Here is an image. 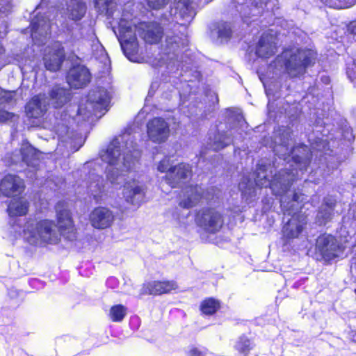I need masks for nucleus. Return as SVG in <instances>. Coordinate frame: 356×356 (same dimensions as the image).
<instances>
[{
  "instance_id": "1",
  "label": "nucleus",
  "mask_w": 356,
  "mask_h": 356,
  "mask_svg": "<svg viewBox=\"0 0 356 356\" xmlns=\"http://www.w3.org/2000/svg\"><path fill=\"white\" fill-rule=\"evenodd\" d=\"M276 145L274 151L276 154L283 157L284 160L287 156H291L293 163L296 168L293 169L285 168L279 171L277 174L272 175V168L265 165L259 164L257 172L254 174V181L250 179L248 182L241 181L238 184L239 189L242 193L252 195L254 192V183L261 187L269 186L274 195L280 196V204L283 208H286V197L284 196L287 192L290 186L299 176L298 168L300 172L306 170L310 161V153L306 145H300L293 147V142L291 137V132L289 129H284L279 136L275 138Z\"/></svg>"
},
{
  "instance_id": "2",
  "label": "nucleus",
  "mask_w": 356,
  "mask_h": 356,
  "mask_svg": "<svg viewBox=\"0 0 356 356\" xmlns=\"http://www.w3.org/2000/svg\"><path fill=\"white\" fill-rule=\"evenodd\" d=\"M102 161L108 164L106 177L112 184H120L124 172L130 170L140 156L133 136L124 133L113 140L101 154Z\"/></svg>"
},
{
  "instance_id": "3",
  "label": "nucleus",
  "mask_w": 356,
  "mask_h": 356,
  "mask_svg": "<svg viewBox=\"0 0 356 356\" xmlns=\"http://www.w3.org/2000/svg\"><path fill=\"white\" fill-rule=\"evenodd\" d=\"M316 57V53L312 49L293 47L284 50L277 56L270 67H274L278 71L284 70L291 78L298 77L314 63Z\"/></svg>"
},
{
  "instance_id": "4",
  "label": "nucleus",
  "mask_w": 356,
  "mask_h": 356,
  "mask_svg": "<svg viewBox=\"0 0 356 356\" xmlns=\"http://www.w3.org/2000/svg\"><path fill=\"white\" fill-rule=\"evenodd\" d=\"M23 236L31 245L54 244L58 241L56 226L49 220H28L24 226Z\"/></svg>"
},
{
  "instance_id": "5",
  "label": "nucleus",
  "mask_w": 356,
  "mask_h": 356,
  "mask_svg": "<svg viewBox=\"0 0 356 356\" xmlns=\"http://www.w3.org/2000/svg\"><path fill=\"white\" fill-rule=\"evenodd\" d=\"M110 100V92L104 88H97L92 90L88 94L87 105H81L78 114L82 115L84 120L89 119L92 114L97 115L99 113L108 110Z\"/></svg>"
},
{
  "instance_id": "6",
  "label": "nucleus",
  "mask_w": 356,
  "mask_h": 356,
  "mask_svg": "<svg viewBox=\"0 0 356 356\" xmlns=\"http://www.w3.org/2000/svg\"><path fill=\"white\" fill-rule=\"evenodd\" d=\"M196 222L206 232L214 234L222 228L224 220L222 215L216 209L207 208L199 211Z\"/></svg>"
},
{
  "instance_id": "7",
  "label": "nucleus",
  "mask_w": 356,
  "mask_h": 356,
  "mask_svg": "<svg viewBox=\"0 0 356 356\" xmlns=\"http://www.w3.org/2000/svg\"><path fill=\"white\" fill-rule=\"evenodd\" d=\"M195 6L191 0H175L170 10L172 21L181 26L189 24L196 15Z\"/></svg>"
},
{
  "instance_id": "8",
  "label": "nucleus",
  "mask_w": 356,
  "mask_h": 356,
  "mask_svg": "<svg viewBox=\"0 0 356 356\" xmlns=\"http://www.w3.org/2000/svg\"><path fill=\"white\" fill-rule=\"evenodd\" d=\"M316 249L325 261H330L339 257L343 250L334 236L326 234L318 237Z\"/></svg>"
},
{
  "instance_id": "9",
  "label": "nucleus",
  "mask_w": 356,
  "mask_h": 356,
  "mask_svg": "<svg viewBox=\"0 0 356 356\" xmlns=\"http://www.w3.org/2000/svg\"><path fill=\"white\" fill-rule=\"evenodd\" d=\"M169 124L161 118H154L147 124V133L149 139L154 143L165 142L170 136Z\"/></svg>"
},
{
  "instance_id": "10",
  "label": "nucleus",
  "mask_w": 356,
  "mask_h": 356,
  "mask_svg": "<svg viewBox=\"0 0 356 356\" xmlns=\"http://www.w3.org/2000/svg\"><path fill=\"white\" fill-rule=\"evenodd\" d=\"M122 196L127 203L138 207L145 198V187L138 180L128 181L123 186Z\"/></svg>"
},
{
  "instance_id": "11",
  "label": "nucleus",
  "mask_w": 356,
  "mask_h": 356,
  "mask_svg": "<svg viewBox=\"0 0 356 356\" xmlns=\"http://www.w3.org/2000/svg\"><path fill=\"white\" fill-rule=\"evenodd\" d=\"M64 56L63 48L59 42H55L51 46L46 47L43 58L46 69L54 72L59 70Z\"/></svg>"
},
{
  "instance_id": "12",
  "label": "nucleus",
  "mask_w": 356,
  "mask_h": 356,
  "mask_svg": "<svg viewBox=\"0 0 356 356\" xmlns=\"http://www.w3.org/2000/svg\"><path fill=\"white\" fill-rule=\"evenodd\" d=\"M58 227L62 234L66 235L70 240L75 238L74 228L71 215L65 204L59 202L56 206Z\"/></svg>"
},
{
  "instance_id": "13",
  "label": "nucleus",
  "mask_w": 356,
  "mask_h": 356,
  "mask_svg": "<svg viewBox=\"0 0 356 356\" xmlns=\"http://www.w3.org/2000/svg\"><path fill=\"white\" fill-rule=\"evenodd\" d=\"M40 153L28 143L23 144L19 152L13 153L10 157L12 163L20 161L25 163L29 167L34 170L39 165Z\"/></svg>"
},
{
  "instance_id": "14",
  "label": "nucleus",
  "mask_w": 356,
  "mask_h": 356,
  "mask_svg": "<svg viewBox=\"0 0 356 356\" xmlns=\"http://www.w3.org/2000/svg\"><path fill=\"white\" fill-rule=\"evenodd\" d=\"M140 36L149 44L159 42L163 35V28L157 22H143L138 27Z\"/></svg>"
},
{
  "instance_id": "15",
  "label": "nucleus",
  "mask_w": 356,
  "mask_h": 356,
  "mask_svg": "<svg viewBox=\"0 0 356 356\" xmlns=\"http://www.w3.org/2000/svg\"><path fill=\"white\" fill-rule=\"evenodd\" d=\"M31 37L35 44H41L50 34L51 24L44 16H36L31 24Z\"/></svg>"
},
{
  "instance_id": "16",
  "label": "nucleus",
  "mask_w": 356,
  "mask_h": 356,
  "mask_svg": "<svg viewBox=\"0 0 356 356\" xmlns=\"http://www.w3.org/2000/svg\"><path fill=\"white\" fill-rule=\"evenodd\" d=\"M277 51V37L270 30L264 33L259 40L256 54L259 57L267 58L273 56Z\"/></svg>"
},
{
  "instance_id": "17",
  "label": "nucleus",
  "mask_w": 356,
  "mask_h": 356,
  "mask_svg": "<svg viewBox=\"0 0 356 356\" xmlns=\"http://www.w3.org/2000/svg\"><path fill=\"white\" fill-rule=\"evenodd\" d=\"M192 175V169L190 165L179 163L173 167V169L165 175V179L168 184L175 188L179 184L188 181Z\"/></svg>"
},
{
  "instance_id": "18",
  "label": "nucleus",
  "mask_w": 356,
  "mask_h": 356,
  "mask_svg": "<svg viewBox=\"0 0 356 356\" xmlns=\"http://www.w3.org/2000/svg\"><path fill=\"white\" fill-rule=\"evenodd\" d=\"M24 188V181L15 175L8 174L5 175L0 182V192L6 197L20 194Z\"/></svg>"
},
{
  "instance_id": "19",
  "label": "nucleus",
  "mask_w": 356,
  "mask_h": 356,
  "mask_svg": "<svg viewBox=\"0 0 356 356\" xmlns=\"http://www.w3.org/2000/svg\"><path fill=\"white\" fill-rule=\"evenodd\" d=\"M115 216L112 211L106 207L95 208L90 214V222L96 229H105L113 224Z\"/></svg>"
},
{
  "instance_id": "20",
  "label": "nucleus",
  "mask_w": 356,
  "mask_h": 356,
  "mask_svg": "<svg viewBox=\"0 0 356 356\" xmlns=\"http://www.w3.org/2000/svg\"><path fill=\"white\" fill-rule=\"evenodd\" d=\"M90 81L88 70L82 65L74 66L70 70L67 76L68 84L74 88H81L86 86Z\"/></svg>"
},
{
  "instance_id": "21",
  "label": "nucleus",
  "mask_w": 356,
  "mask_h": 356,
  "mask_svg": "<svg viewBox=\"0 0 356 356\" xmlns=\"http://www.w3.org/2000/svg\"><path fill=\"white\" fill-rule=\"evenodd\" d=\"M307 223L306 217L302 214H294L284 225L283 236L287 239L298 238Z\"/></svg>"
},
{
  "instance_id": "22",
  "label": "nucleus",
  "mask_w": 356,
  "mask_h": 356,
  "mask_svg": "<svg viewBox=\"0 0 356 356\" xmlns=\"http://www.w3.org/2000/svg\"><path fill=\"white\" fill-rule=\"evenodd\" d=\"M47 98L45 95H38L33 97L26 104V113L29 118H39L47 111Z\"/></svg>"
},
{
  "instance_id": "23",
  "label": "nucleus",
  "mask_w": 356,
  "mask_h": 356,
  "mask_svg": "<svg viewBox=\"0 0 356 356\" xmlns=\"http://www.w3.org/2000/svg\"><path fill=\"white\" fill-rule=\"evenodd\" d=\"M84 181L88 192L97 200L105 190L103 177L95 172H89L88 177Z\"/></svg>"
},
{
  "instance_id": "24",
  "label": "nucleus",
  "mask_w": 356,
  "mask_h": 356,
  "mask_svg": "<svg viewBox=\"0 0 356 356\" xmlns=\"http://www.w3.org/2000/svg\"><path fill=\"white\" fill-rule=\"evenodd\" d=\"M202 197L201 187L188 186L185 188L181 198L179 205L184 208L189 209L195 206Z\"/></svg>"
},
{
  "instance_id": "25",
  "label": "nucleus",
  "mask_w": 356,
  "mask_h": 356,
  "mask_svg": "<svg viewBox=\"0 0 356 356\" xmlns=\"http://www.w3.org/2000/svg\"><path fill=\"white\" fill-rule=\"evenodd\" d=\"M178 288L177 283L174 281H154L146 286L147 291L151 295H161L170 293Z\"/></svg>"
},
{
  "instance_id": "26",
  "label": "nucleus",
  "mask_w": 356,
  "mask_h": 356,
  "mask_svg": "<svg viewBox=\"0 0 356 356\" xmlns=\"http://www.w3.org/2000/svg\"><path fill=\"white\" fill-rule=\"evenodd\" d=\"M122 49L126 57L132 62H140L138 55V47L136 37H129L124 40L120 41Z\"/></svg>"
},
{
  "instance_id": "27",
  "label": "nucleus",
  "mask_w": 356,
  "mask_h": 356,
  "mask_svg": "<svg viewBox=\"0 0 356 356\" xmlns=\"http://www.w3.org/2000/svg\"><path fill=\"white\" fill-rule=\"evenodd\" d=\"M51 104L55 108H59L65 104L70 99V92L58 86L54 87L49 94Z\"/></svg>"
},
{
  "instance_id": "28",
  "label": "nucleus",
  "mask_w": 356,
  "mask_h": 356,
  "mask_svg": "<svg viewBox=\"0 0 356 356\" xmlns=\"http://www.w3.org/2000/svg\"><path fill=\"white\" fill-rule=\"evenodd\" d=\"M250 1H252L251 8L248 5H243L241 8L242 17L246 23H248V18L260 15L264 9L261 0H250Z\"/></svg>"
},
{
  "instance_id": "29",
  "label": "nucleus",
  "mask_w": 356,
  "mask_h": 356,
  "mask_svg": "<svg viewBox=\"0 0 356 356\" xmlns=\"http://www.w3.org/2000/svg\"><path fill=\"white\" fill-rule=\"evenodd\" d=\"M28 209V202L25 199L19 198L11 200L7 210L8 214L11 216H20L26 215Z\"/></svg>"
},
{
  "instance_id": "30",
  "label": "nucleus",
  "mask_w": 356,
  "mask_h": 356,
  "mask_svg": "<svg viewBox=\"0 0 356 356\" xmlns=\"http://www.w3.org/2000/svg\"><path fill=\"white\" fill-rule=\"evenodd\" d=\"M165 54H175L181 47H184L186 44V39H182L178 35H172L168 34L165 38Z\"/></svg>"
},
{
  "instance_id": "31",
  "label": "nucleus",
  "mask_w": 356,
  "mask_h": 356,
  "mask_svg": "<svg viewBox=\"0 0 356 356\" xmlns=\"http://www.w3.org/2000/svg\"><path fill=\"white\" fill-rule=\"evenodd\" d=\"M118 32L120 41L129 39V37H136L132 24L124 17L118 23Z\"/></svg>"
},
{
  "instance_id": "32",
  "label": "nucleus",
  "mask_w": 356,
  "mask_h": 356,
  "mask_svg": "<svg viewBox=\"0 0 356 356\" xmlns=\"http://www.w3.org/2000/svg\"><path fill=\"white\" fill-rule=\"evenodd\" d=\"M95 7L101 13H104L108 17H113L115 3L113 0H94Z\"/></svg>"
},
{
  "instance_id": "33",
  "label": "nucleus",
  "mask_w": 356,
  "mask_h": 356,
  "mask_svg": "<svg viewBox=\"0 0 356 356\" xmlns=\"http://www.w3.org/2000/svg\"><path fill=\"white\" fill-rule=\"evenodd\" d=\"M127 309L122 305H116L110 309L109 317L113 322H121L127 315Z\"/></svg>"
},
{
  "instance_id": "34",
  "label": "nucleus",
  "mask_w": 356,
  "mask_h": 356,
  "mask_svg": "<svg viewBox=\"0 0 356 356\" xmlns=\"http://www.w3.org/2000/svg\"><path fill=\"white\" fill-rule=\"evenodd\" d=\"M252 347V342L244 336L238 339L235 346L236 350H238L241 356H247Z\"/></svg>"
},
{
  "instance_id": "35",
  "label": "nucleus",
  "mask_w": 356,
  "mask_h": 356,
  "mask_svg": "<svg viewBox=\"0 0 356 356\" xmlns=\"http://www.w3.org/2000/svg\"><path fill=\"white\" fill-rule=\"evenodd\" d=\"M220 307V303L213 298H208L201 304L202 312L207 315L214 314Z\"/></svg>"
},
{
  "instance_id": "36",
  "label": "nucleus",
  "mask_w": 356,
  "mask_h": 356,
  "mask_svg": "<svg viewBox=\"0 0 356 356\" xmlns=\"http://www.w3.org/2000/svg\"><path fill=\"white\" fill-rule=\"evenodd\" d=\"M86 7L82 2L78 1L70 10V18L72 20H80L86 13Z\"/></svg>"
},
{
  "instance_id": "37",
  "label": "nucleus",
  "mask_w": 356,
  "mask_h": 356,
  "mask_svg": "<svg viewBox=\"0 0 356 356\" xmlns=\"http://www.w3.org/2000/svg\"><path fill=\"white\" fill-rule=\"evenodd\" d=\"M232 142V140L226 134H218L215 136L212 147L216 151H218L229 145Z\"/></svg>"
},
{
  "instance_id": "38",
  "label": "nucleus",
  "mask_w": 356,
  "mask_h": 356,
  "mask_svg": "<svg viewBox=\"0 0 356 356\" xmlns=\"http://www.w3.org/2000/svg\"><path fill=\"white\" fill-rule=\"evenodd\" d=\"M346 74L350 81L356 87V58H352L347 62Z\"/></svg>"
},
{
  "instance_id": "39",
  "label": "nucleus",
  "mask_w": 356,
  "mask_h": 356,
  "mask_svg": "<svg viewBox=\"0 0 356 356\" xmlns=\"http://www.w3.org/2000/svg\"><path fill=\"white\" fill-rule=\"evenodd\" d=\"M218 34L221 40H229L232 35L230 24L225 22L220 24L218 27Z\"/></svg>"
},
{
  "instance_id": "40",
  "label": "nucleus",
  "mask_w": 356,
  "mask_h": 356,
  "mask_svg": "<svg viewBox=\"0 0 356 356\" xmlns=\"http://www.w3.org/2000/svg\"><path fill=\"white\" fill-rule=\"evenodd\" d=\"M15 91L4 90L0 88V104L13 103L15 100Z\"/></svg>"
},
{
  "instance_id": "41",
  "label": "nucleus",
  "mask_w": 356,
  "mask_h": 356,
  "mask_svg": "<svg viewBox=\"0 0 356 356\" xmlns=\"http://www.w3.org/2000/svg\"><path fill=\"white\" fill-rule=\"evenodd\" d=\"M356 3V0H331L330 6L337 9L348 8Z\"/></svg>"
},
{
  "instance_id": "42",
  "label": "nucleus",
  "mask_w": 356,
  "mask_h": 356,
  "mask_svg": "<svg viewBox=\"0 0 356 356\" xmlns=\"http://www.w3.org/2000/svg\"><path fill=\"white\" fill-rule=\"evenodd\" d=\"M332 212V206H326L325 209H321V210L318 213L317 215V218L320 221V223H325L327 220L330 219Z\"/></svg>"
},
{
  "instance_id": "43",
  "label": "nucleus",
  "mask_w": 356,
  "mask_h": 356,
  "mask_svg": "<svg viewBox=\"0 0 356 356\" xmlns=\"http://www.w3.org/2000/svg\"><path fill=\"white\" fill-rule=\"evenodd\" d=\"M174 166L175 165H172L170 159L165 157L159 163L157 170L161 172H166V174H168L173 169Z\"/></svg>"
},
{
  "instance_id": "44",
  "label": "nucleus",
  "mask_w": 356,
  "mask_h": 356,
  "mask_svg": "<svg viewBox=\"0 0 356 356\" xmlns=\"http://www.w3.org/2000/svg\"><path fill=\"white\" fill-rule=\"evenodd\" d=\"M346 35L349 40L356 41V21H353L348 24Z\"/></svg>"
},
{
  "instance_id": "45",
  "label": "nucleus",
  "mask_w": 356,
  "mask_h": 356,
  "mask_svg": "<svg viewBox=\"0 0 356 356\" xmlns=\"http://www.w3.org/2000/svg\"><path fill=\"white\" fill-rule=\"evenodd\" d=\"M169 0H147L148 6L155 10L163 8Z\"/></svg>"
},
{
  "instance_id": "46",
  "label": "nucleus",
  "mask_w": 356,
  "mask_h": 356,
  "mask_svg": "<svg viewBox=\"0 0 356 356\" xmlns=\"http://www.w3.org/2000/svg\"><path fill=\"white\" fill-rule=\"evenodd\" d=\"M15 117V115L13 113L0 108V123L12 121Z\"/></svg>"
},
{
  "instance_id": "47",
  "label": "nucleus",
  "mask_w": 356,
  "mask_h": 356,
  "mask_svg": "<svg viewBox=\"0 0 356 356\" xmlns=\"http://www.w3.org/2000/svg\"><path fill=\"white\" fill-rule=\"evenodd\" d=\"M206 351L201 350L197 348L191 349L188 352V356H205Z\"/></svg>"
},
{
  "instance_id": "48",
  "label": "nucleus",
  "mask_w": 356,
  "mask_h": 356,
  "mask_svg": "<svg viewBox=\"0 0 356 356\" xmlns=\"http://www.w3.org/2000/svg\"><path fill=\"white\" fill-rule=\"evenodd\" d=\"M304 195L298 194V193H295L293 196V202H302L304 200Z\"/></svg>"
},
{
  "instance_id": "49",
  "label": "nucleus",
  "mask_w": 356,
  "mask_h": 356,
  "mask_svg": "<svg viewBox=\"0 0 356 356\" xmlns=\"http://www.w3.org/2000/svg\"><path fill=\"white\" fill-rule=\"evenodd\" d=\"M236 120L238 121L241 127H243V125L245 124L243 117L240 114L236 115Z\"/></svg>"
},
{
  "instance_id": "50",
  "label": "nucleus",
  "mask_w": 356,
  "mask_h": 356,
  "mask_svg": "<svg viewBox=\"0 0 356 356\" xmlns=\"http://www.w3.org/2000/svg\"><path fill=\"white\" fill-rule=\"evenodd\" d=\"M94 165V163H92V162H88V163H86L84 166H83V170H89V169H91Z\"/></svg>"
},
{
  "instance_id": "51",
  "label": "nucleus",
  "mask_w": 356,
  "mask_h": 356,
  "mask_svg": "<svg viewBox=\"0 0 356 356\" xmlns=\"http://www.w3.org/2000/svg\"><path fill=\"white\" fill-rule=\"evenodd\" d=\"M83 145V142L81 140L79 147L74 149V151H77L81 146Z\"/></svg>"
},
{
  "instance_id": "52",
  "label": "nucleus",
  "mask_w": 356,
  "mask_h": 356,
  "mask_svg": "<svg viewBox=\"0 0 356 356\" xmlns=\"http://www.w3.org/2000/svg\"><path fill=\"white\" fill-rule=\"evenodd\" d=\"M4 52V49L3 47L0 44V55H1Z\"/></svg>"
},
{
  "instance_id": "53",
  "label": "nucleus",
  "mask_w": 356,
  "mask_h": 356,
  "mask_svg": "<svg viewBox=\"0 0 356 356\" xmlns=\"http://www.w3.org/2000/svg\"><path fill=\"white\" fill-rule=\"evenodd\" d=\"M160 63H161V61H159V63L155 64V65H161Z\"/></svg>"
},
{
  "instance_id": "54",
  "label": "nucleus",
  "mask_w": 356,
  "mask_h": 356,
  "mask_svg": "<svg viewBox=\"0 0 356 356\" xmlns=\"http://www.w3.org/2000/svg\"><path fill=\"white\" fill-rule=\"evenodd\" d=\"M160 63H161V61H159V63L155 64V65H161Z\"/></svg>"
},
{
  "instance_id": "55",
  "label": "nucleus",
  "mask_w": 356,
  "mask_h": 356,
  "mask_svg": "<svg viewBox=\"0 0 356 356\" xmlns=\"http://www.w3.org/2000/svg\"><path fill=\"white\" fill-rule=\"evenodd\" d=\"M30 178L33 179V177L32 176V175H30Z\"/></svg>"
},
{
  "instance_id": "56",
  "label": "nucleus",
  "mask_w": 356,
  "mask_h": 356,
  "mask_svg": "<svg viewBox=\"0 0 356 356\" xmlns=\"http://www.w3.org/2000/svg\"><path fill=\"white\" fill-rule=\"evenodd\" d=\"M95 164L94 163L93 166H95ZM92 168H93V170H95V168H94V167H92Z\"/></svg>"
}]
</instances>
